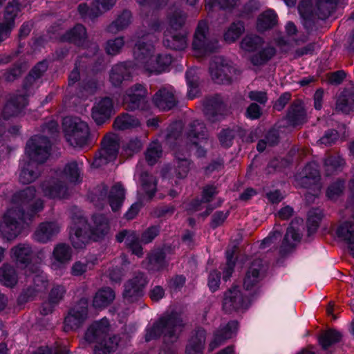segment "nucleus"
<instances>
[{"label": "nucleus", "instance_id": "34", "mask_svg": "<svg viewBox=\"0 0 354 354\" xmlns=\"http://www.w3.org/2000/svg\"><path fill=\"white\" fill-rule=\"evenodd\" d=\"M354 93L345 91L339 96L336 109L345 113H349L353 111Z\"/></svg>", "mask_w": 354, "mask_h": 354}, {"label": "nucleus", "instance_id": "13", "mask_svg": "<svg viewBox=\"0 0 354 354\" xmlns=\"http://www.w3.org/2000/svg\"><path fill=\"white\" fill-rule=\"evenodd\" d=\"M319 180L318 165L315 162L308 164L300 173L295 176L297 185L306 188L314 187L313 190L315 193L313 194H317L319 192L321 187L319 184Z\"/></svg>", "mask_w": 354, "mask_h": 354}, {"label": "nucleus", "instance_id": "7", "mask_svg": "<svg viewBox=\"0 0 354 354\" xmlns=\"http://www.w3.org/2000/svg\"><path fill=\"white\" fill-rule=\"evenodd\" d=\"M183 320L180 316L173 313L162 317L153 325H149L146 329L145 339L150 341L164 334L168 342H174L183 328Z\"/></svg>", "mask_w": 354, "mask_h": 354}, {"label": "nucleus", "instance_id": "36", "mask_svg": "<svg viewBox=\"0 0 354 354\" xmlns=\"http://www.w3.org/2000/svg\"><path fill=\"white\" fill-rule=\"evenodd\" d=\"M18 281L15 270L8 264H4L0 268V282L8 287L14 286Z\"/></svg>", "mask_w": 354, "mask_h": 354}, {"label": "nucleus", "instance_id": "4", "mask_svg": "<svg viewBox=\"0 0 354 354\" xmlns=\"http://www.w3.org/2000/svg\"><path fill=\"white\" fill-rule=\"evenodd\" d=\"M50 141L44 136H35L28 142L26 155L29 160L22 167L19 175L21 183H30L38 178V165L47 160L50 154Z\"/></svg>", "mask_w": 354, "mask_h": 354}, {"label": "nucleus", "instance_id": "23", "mask_svg": "<svg viewBox=\"0 0 354 354\" xmlns=\"http://www.w3.org/2000/svg\"><path fill=\"white\" fill-rule=\"evenodd\" d=\"M60 229L61 226L57 222L41 223L34 234L35 239L41 243H46L57 234Z\"/></svg>", "mask_w": 354, "mask_h": 354}, {"label": "nucleus", "instance_id": "50", "mask_svg": "<svg viewBox=\"0 0 354 354\" xmlns=\"http://www.w3.org/2000/svg\"><path fill=\"white\" fill-rule=\"evenodd\" d=\"M275 53V50L272 47L263 48L257 55L252 57V62L254 65H261L270 59Z\"/></svg>", "mask_w": 354, "mask_h": 354}, {"label": "nucleus", "instance_id": "19", "mask_svg": "<svg viewBox=\"0 0 354 354\" xmlns=\"http://www.w3.org/2000/svg\"><path fill=\"white\" fill-rule=\"evenodd\" d=\"M146 284L147 279L142 274L136 276L125 285L124 299L129 302H133L137 300L142 295V288Z\"/></svg>", "mask_w": 354, "mask_h": 354}, {"label": "nucleus", "instance_id": "21", "mask_svg": "<svg viewBox=\"0 0 354 354\" xmlns=\"http://www.w3.org/2000/svg\"><path fill=\"white\" fill-rule=\"evenodd\" d=\"M205 127L203 123H201L198 121H194L193 124H191L189 133L186 136V140H191L192 137L198 140V142L194 141L191 146L192 149L195 150V153L198 157L203 156L205 153V151L203 148L198 146L199 143L203 144L205 142Z\"/></svg>", "mask_w": 354, "mask_h": 354}, {"label": "nucleus", "instance_id": "12", "mask_svg": "<svg viewBox=\"0 0 354 354\" xmlns=\"http://www.w3.org/2000/svg\"><path fill=\"white\" fill-rule=\"evenodd\" d=\"M209 73L214 82L224 84L232 80L235 70L230 61L216 57L210 64Z\"/></svg>", "mask_w": 354, "mask_h": 354}, {"label": "nucleus", "instance_id": "35", "mask_svg": "<svg viewBox=\"0 0 354 354\" xmlns=\"http://www.w3.org/2000/svg\"><path fill=\"white\" fill-rule=\"evenodd\" d=\"M277 24V15L271 10L263 12L257 19V28L259 31H265Z\"/></svg>", "mask_w": 354, "mask_h": 354}, {"label": "nucleus", "instance_id": "49", "mask_svg": "<svg viewBox=\"0 0 354 354\" xmlns=\"http://www.w3.org/2000/svg\"><path fill=\"white\" fill-rule=\"evenodd\" d=\"M341 334L334 330H329L322 335L319 343L324 348H327L333 344L339 341Z\"/></svg>", "mask_w": 354, "mask_h": 354}, {"label": "nucleus", "instance_id": "63", "mask_svg": "<svg viewBox=\"0 0 354 354\" xmlns=\"http://www.w3.org/2000/svg\"><path fill=\"white\" fill-rule=\"evenodd\" d=\"M142 147V142L138 138L132 140L125 149L126 153L131 156L133 153L138 151Z\"/></svg>", "mask_w": 354, "mask_h": 354}, {"label": "nucleus", "instance_id": "58", "mask_svg": "<svg viewBox=\"0 0 354 354\" xmlns=\"http://www.w3.org/2000/svg\"><path fill=\"white\" fill-rule=\"evenodd\" d=\"M48 65L46 62H41L37 64L31 71L29 77L32 79L39 78L47 69Z\"/></svg>", "mask_w": 354, "mask_h": 354}, {"label": "nucleus", "instance_id": "48", "mask_svg": "<svg viewBox=\"0 0 354 354\" xmlns=\"http://www.w3.org/2000/svg\"><path fill=\"white\" fill-rule=\"evenodd\" d=\"M182 127L180 122H176L171 125L169 133L167 136L168 143L171 144L174 140H176L178 143L183 141L185 136L183 135Z\"/></svg>", "mask_w": 354, "mask_h": 354}, {"label": "nucleus", "instance_id": "15", "mask_svg": "<svg viewBox=\"0 0 354 354\" xmlns=\"http://www.w3.org/2000/svg\"><path fill=\"white\" fill-rule=\"evenodd\" d=\"M250 299L243 295L239 288L234 287L225 292L223 307L225 311L245 310L249 307Z\"/></svg>", "mask_w": 354, "mask_h": 354}, {"label": "nucleus", "instance_id": "59", "mask_svg": "<svg viewBox=\"0 0 354 354\" xmlns=\"http://www.w3.org/2000/svg\"><path fill=\"white\" fill-rule=\"evenodd\" d=\"M149 262L151 265L157 266L158 270H160L165 266V257L162 252L152 254L149 257Z\"/></svg>", "mask_w": 354, "mask_h": 354}, {"label": "nucleus", "instance_id": "5", "mask_svg": "<svg viewBox=\"0 0 354 354\" xmlns=\"http://www.w3.org/2000/svg\"><path fill=\"white\" fill-rule=\"evenodd\" d=\"M93 221V226L88 231L86 221L80 212L73 217L70 239L74 248H82L89 239L97 241L108 233L109 226L104 216L95 215Z\"/></svg>", "mask_w": 354, "mask_h": 354}, {"label": "nucleus", "instance_id": "9", "mask_svg": "<svg viewBox=\"0 0 354 354\" xmlns=\"http://www.w3.org/2000/svg\"><path fill=\"white\" fill-rule=\"evenodd\" d=\"M64 131L71 146L82 147L86 145L89 136L88 127L79 118L66 117L63 120Z\"/></svg>", "mask_w": 354, "mask_h": 354}, {"label": "nucleus", "instance_id": "22", "mask_svg": "<svg viewBox=\"0 0 354 354\" xmlns=\"http://www.w3.org/2000/svg\"><path fill=\"white\" fill-rule=\"evenodd\" d=\"M72 258V250L68 245L59 243L55 245L53 252L51 267L57 270L68 263Z\"/></svg>", "mask_w": 354, "mask_h": 354}, {"label": "nucleus", "instance_id": "44", "mask_svg": "<svg viewBox=\"0 0 354 354\" xmlns=\"http://www.w3.org/2000/svg\"><path fill=\"white\" fill-rule=\"evenodd\" d=\"M263 44L262 39L257 35H247L241 42V48L248 52H254L260 48Z\"/></svg>", "mask_w": 354, "mask_h": 354}, {"label": "nucleus", "instance_id": "47", "mask_svg": "<svg viewBox=\"0 0 354 354\" xmlns=\"http://www.w3.org/2000/svg\"><path fill=\"white\" fill-rule=\"evenodd\" d=\"M162 155V149L160 143L157 141L152 142L146 152V160L150 165L156 162Z\"/></svg>", "mask_w": 354, "mask_h": 354}, {"label": "nucleus", "instance_id": "25", "mask_svg": "<svg viewBox=\"0 0 354 354\" xmlns=\"http://www.w3.org/2000/svg\"><path fill=\"white\" fill-rule=\"evenodd\" d=\"M174 91L172 87L160 89L153 97L155 105L160 109H170L175 105Z\"/></svg>", "mask_w": 354, "mask_h": 354}, {"label": "nucleus", "instance_id": "30", "mask_svg": "<svg viewBox=\"0 0 354 354\" xmlns=\"http://www.w3.org/2000/svg\"><path fill=\"white\" fill-rule=\"evenodd\" d=\"M238 330V323L236 321H232L223 328L219 333H216L214 340L210 343L209 347L211 350L214 349L223 340L231 338L236 334Z\"/></svg>", "mask_w": 354, "mask_h": 354}, {"label": "nucleus", "instance_id": "18", "mask_svg": "<svg viewBox=\"0 0 354 354\" xmlns=\"http://www.w3.org/2000/svg\"><path fill=\"white\" fill-rule=\"evenodd\" d=\"M146 89L141 84H136L130 88L124 96L123 102L127 105V109L134 110L144 109L146 100Z\"/></svg>", "mask_w": 354, "mask_h": 354}, {"label": "nucleus", "instance_id": "52", "mask_svg": "<svg viewBox=\"0 0 354 354\" xmlns=\"http://www.w3.org/2000/svg\"><path fill=\"white\" fill-rule=\"evenodd\" d=\"M344 188V182L337 180L328 187L326 196L330 200H335L342 194Z\"/></svg>", "mask_w": 354, "mask_h": 354}, {"label": "nucleus", "instance_id": "26", "mask_svg": "<svg viewBox=\"0 0 354 354\" xmlns=\"http://www.w3.org/2000/svg\"><path fill=\"white\" fill-rule=\"evenodd\" d=\"M299 223H302V220L292 221L288 228L285 235L282 249L288 251L294 248L301 239V227L299 226Z\"/></svg>", "mask_w": 354, "mask_h": 354}, {"label": "nucleus", "instance_id": "38", "mask_svg": "<svg viewBox=\"0 0 354 354\" xmlns=\"http://www.w3.org/2000/svg\"><path fill=\"white\" fill-rule=\"evenodd\" d=\"M19 12V3L17 1L10 2L5 8L3 21L7 25H10L13 28L15 25V19L18 17Z\"/></svg>", "mask_w": 354, "mask_h": 354}, {"label": "nucleus", "instance_id": "29", "mask_svg": "<svg viewBox=\"0 0 354 354\" xmlns=\"http://www.w3.org/2000/svg\"><path fill=\"white\" fill-rule=\"evenodd\" d=\"M337 234L346 242L351 254L354 257V223L346 221L342 224L337 230Z\"/></svg>", "mask_w": 354, "mask_h": 354}, {"label": "nucleus", "instance_id": "43", "mask_svg": "<svg viewBox=\"0 0 354 354\" xmlns=\"http://www.w3.org/2000/svg\"><path fill=\"white\" fill-rule=\"evenodd\" d=\"M131 22V13L124 11L108 28L109 32L116 33L127 27Z\"/></svg>", "mask_w": 354, "mask_h": 354}, {"label": "nucleus", "instance_id": "14", "mask_svg": "<svg viewBox=\"0 0 354 354\" xmlns=\"http://www.w3.org/2000/svg\"><path fill=\"white\" fill-rule=\"evenodd\" d=\"M118 142L115 136H106L102 141V147L93 162L95 167H100L113 161L118 151Z\"/></svg>", "mask_w": 354, "mask_h": 354}, {"label": "nucleus", "instance_id": "32", "mask_svg": "<svg viewBox=\"0 0 354 354\" xmlns=\"http://www.w3.org/2000/svg\"><path fill=\"white\" fill-rule=\"evenodd\" d=\"M115 299V293L111 288H102L95 295L93 306L95 308H102L107 306Z\"/></svg>", "mask_w": 354, "mask_h": 354}, {"label": "nucleus", "instance_id": "17", "mask_svg": "<svg viewBox=\"0 0 354 354\" xmlns=\"http://www.w3.org/2000/svg\"><path fill=\"white\" fill-rule=\"evenodd\" d=\"M134 178L139 184L138 194L148 199L151 198L156 189V181L154 178L142 172L140 164L136 166Z\"/></svg>", "mask_w": 354, "mask_h": 354}, {"label": "nucleus", "instance_id": "20", "mask_svg": "<svg viewBox=\"0 0 354 354\" xmlns=\"http://www.w3.org/2000/svg\"><path fill=\"white\" fill-rule=\"evenodd\" d=\"M113 109L112 100L109 97L102 98L94 104L92 109V118L97 124H102L109 118Z\"/></svg>", "mask_w": 354, "mask_h": 354}, {"label": "nucleus", "instance_id": "54", "mask_svg": "<svg viewBox=\"0 0 354 354\" xmlns=\"http://www.w3.org/2000/svg\"><path fill=\"white\" fill-rule=\"evenodd\" d=\"M260 279V270L254 268V265L250 269L244 279V287L248 290L256 284Z\"/></svg>", "mask_w": 354, "mask_h": 354}, {"label": "nucleus", "instance_id": "61", "mask_svg": "<svg viewBox=\"0 0 354 354\" xmlns=\"http://www.w3.org/2000/svg\"><path fill=\"white\" fill-rule=\"evenodd\" d=\"M338 138L337 132L335 130H330L324 134L323 137L320 138L319 142L320 144L328 145L333 143Z\"/></svg>", "mask_w": 354, "mask_h": 354}, {"label": "nucleus", "instance_id": "16", "mask_svg": "<svg viewBox=\"0 0 354 354\" xmlns=\"http://www.w3.org/2000/svg\"><path fill=\"white\" fill-rule=\"evenodd\" d=\"M87 317V303L84 300L75 306L65 317L64 330H75L86 319Z\"/></svg>", "mask_w": 354, "mask_h": 354}, {"label": "nucleus", "instance_id": "53", "mask_svg": "<svg viewBox=\"0 0 354 354\" xmlns=\"http://www.w3.org/2000/svg\"><path fill=\"white\" fill-rule=\"evenodd\" d=\"M27 104V98L24 95L17 96L10 101L5 107V111L10 109H14L13 115H17L19 109Z\"/></svg>", "mask_w": 354, "mask_h": 354}, {"label": "nucleus", "instance_id": "42", "mask_svg": "<svg viewBox=\"0 0 354 354\" xmlns=\"http://www.w3.org/2000/svg\"><path fill=\"white\" fill-rule=\"evenodd\" d=\"M344 165L343 159L339 156H329L324 160V169L326 175L329 176L340 170Z\"/></svg>", "mask_w": 354, "mask_h": 354}, {"label": "nucleus", "instance_id": "41", "mask_svg": "<svg viewBox=\"0 0 354 354\" xmlns=\"http://www.w3.org/2000/svg\"><path fill=\"white\" fill-rule=\"evenodd\" d=\"M288 118L294 125H298L305 122L306 113L301 102L292 106L288 114Z\"/></svg>", "mask_w": 354, "mask_h": 354}, {"label": "nucleus", "instance_id": "3", "mask_svg": "<svg viewBox=\"0 0 354 354\" xmlns=\"http://www.w3.org/2000/svg\"><path fill=\"white\" fill-rule=\"evenodd\" d=\"M10 256L17 263L25 266L26 281L31 283L23 296L29 299L36 296L37 293L45 291L48 286L46 276L41 271L39 266L32 263V252L30 246L20 243L12 248Z\"/></svg>", "mask_w": 354, "mask_h": 354}, {"label": "nucleus", "instance_id": "57", "mask_svg": "<svg viewBox=\"0 0 354 354\" xmlns=\"http://www.w3.org/2000/svg\"><path fill=\"white\" fill-rule=\"evenodd\" d=\"M175 156L178 160L176 169L177 176L178 178H183L186 176L189 171V162L187 158H181L176 151Z\"/></svg>", "mask_w": 354, "mask_h": 354}, {"label": "nucleus", "instance_id": "33", "mask_svg": "<svg viewBox=\"0 0 354 354\" xmlns=\"http://www.w3.org/2000/svg\"><path fill=\"white\" fill-rule=\"evenodd\" d=\"M124 197V190L120 184L112 187L107 199L113 211H117L121 207Z\"/></svg>", "mask_w": 354, "mask_h": 354}, {"label": "nucleus", "instance_id": "60", "mask_svg": "<svg viewBox=\"0 0 354 354\" xmlns=\"http://www.w3.org/2000/svg\"><path fill=\"white\" fill-rule=\"evenodd\" d=\"M226 257L227 264L225 270L223 271V279L225 281H227L230 277L234 266V263L232 261V253L227 251L226 252Z\"/></svg>", "mask_w": 354, "mask_h": 354}, {"label": "nucleus", "instance_id": "46", "mask_svg": "<svg viewBox=\"0 0 354 354\" xmlns=\"http://www.w3.org/2000/svg\"><path fill=\"white\" fill-rule=\"evenodd\" d=\"M244 30L243 24L241 22L232 24L224 34V39L228 43L236 41Z\"/></svg>", "mask_w": 354, "mask_h": 354}, {"label": "nucleus", "instance_id": "2", "mask_svg": "<svg viewBox=\"0 0 354 354\" xmlns=\"http://www.w3.org/2000/svg\"><path fill=\"white\" fill-rule=\"evenodd\" d=\"M149 35L137 34L132 40L135 42L133 49L134 62L116 64L110 73L111 83L118 86L123 80H128L133 73L145 71L158 74L167 71L172 62L170 55L157 50L149 42Z\"/></svg>", "mask_w": 354, "mask_h": 354}, {"label": "nucleus", "instance_id": "8", "mask_svg": "<svg viewBox=\"0 0 354 354\" xmlns=\"http://www.w3.org/2000/svg\"><path fill=\"white\" fill-rule=\"evenodd\" d=\"M185 20V15L178 8L171 9L168 17L169 28L165 32L164 44L175 50H183L187 47L186 34L180 30Z\"/></svg>", "mask_w": 354, "mask_h": 354}, {"label": "nucleus", "instance_id": "31", "mask_svg": "<svg viewBox=\"0 0 354 354\" xmlns=\"http://www.w3.org/2000/svg\"><path fill=\"white\" fill-rule=\"evenodd\" d=\"M205 339L204 330L199 329L189 342L186 348L187 354H202Z\"/></svg>", "mask_w": 354, "mask_h": 354}, {"label": "nucleus", "instance_id": "6", "mask_svg": "<svg viewBox=\"0 0 354 354\" xmlns=\"http://www.w3.org/2000/svg\"><path fill=\"white\" fill-rule=\"evenodd\" d=\"M109 330V322L106 318L93 322L86 330L84 339L88 343L95 344V354H110L118 348L119 338L111 337Z\"/></svg>", "mask_w": 354, "mask_h": 354}, {"label": "nucleus", "instance_id": "56", "mask_svg": "<svg viewBox=\"0 0 354 354\" xmlns=\"http://www.w3.org/2000/svg\"><path fill=\"white\" fill-rule=\"evenodd\" d=\"M124 44V41L122 37L109 40L106 45V51L109 55H116L121 50Z\"/></svg>", "mask_w": 354, "mask_h": 354}, {"label": "nucleus", "instance_id": "28", "mask_svg": "<svg viewBox=\"0 0 354 354\" xmlns=\"http://www.w3.org/2000/svg\"><path fill=\"white\" fill-rule=\"evenodd\" d=\"M116 239L118 242L124 241L133 253L138 257L142 255V249L138 242V236L134 232L122 231L117 235Z\"/></svg>", "mask_w": 354, "mask_h": 354}, {"label": "nucleus", "instance_id": "62", "mask_svg": "<svg viewBox=\"0 0 354 354\" xmlns=\"http://www.w3.org/2000/svg\"><path fill=\"white\" fill-rule=\"evenodd\" d=\"M220 283V274L217 271H214L209 274L208 279V286L211 291H216Z\"/></svg>", "mask_w": 354, "mask_h": 354}, {"label": "nucleus", "instance_id": "24", "mask_svg": "<svg viewBox=\"0 0 354 354\" xmlns=\"http://www.w3.org/2000/svg\"><path fill=\"white\" fill-rule=\"evenodd\" d=\"M115 1L116 0H95L92 8H88L86 4H80L78 10L82 17L93 18L109 10L113 6Z\"/></svg>", "mask_w": 354, "mask_h": 354}, {"label": "nucleus", "instance_id": "64", "mask_svg": "<svg viewBox=\"0 0 354 354\" xmlns=\"http://www.w3.org/2000/svg\"><path fill=\"white\" fill-rule=\"evenodd\" d=\"M158 229L156 227L149 228L142 236V241L147 243L151 242L158 234Z\"/></svg>", "mask_w": 354, "mask_h": 354}, {"label": "nucleus", "instance_id": "45", "mask_svg": "<svg viewBox=\"0 0 354 354\" xmlns=\"http://www.w3.org/2000/svg\"><path fill=\"white\" fill-rule=\"evenodd\" d=\"M94 266V261L87 259H83L75 261L71 267V274L73 276H80L88 270L92 269Z\"/></svg>", "mask_w": 354, "mask_h": 354}, {"label": "nucleus", "instance_id": "11", "mask_svg": "<svg viewBox=\"0 0 354 354\" xmlns=\"http://www.w3.org/2000/svg\"><path fill=\"white\" fill-rule=\"evenodd\" d=\"M207 24L200 21L198 24L193 41V49L197 57H203L214 52L218 48V41L207 37Z\"/></svg>", "mask_w": 354, "mask_h": 354}, {"label": "nucleus", "instance_id": "55", "mask_svg": "<svg viewBox=\"0 0 354 354\" xmlns=\"http://www.w3.org/2000/svg\"><path fill=\"white\" fill-rule=\"evenodd\" d=\"M322 216V212L319 209H312L308 212V225L309 230L315 231L317 228Z\"/></svg>", "mask_w": 354, "mask_h": 354}, {"label": "nucleus", "instance_id": "40", "mask_svg": "<svg viewBox=\"0 0 354 354\" xmlns=\"http://www.w3.org/2000/svg\"><path fill=\"white\" fill-rule=\"evenodd\" d=\"M186 79L188 86L187 95L190 99L195 97L198 92V69L189 68L186 73Z\"/></svg>", "mask_w": 354, "mask_h": 354}, {"label": "nucleus", "instance_id": "10", "mask_svg": "<svg viewBox=\"0 0 354 354\" xmlns=\"http://www.w3.org/2000/svg\"><path fill=\"white\" fill-rule=\"evenodd\" d=\"M339 0H316L314 13L310 12L311 1L303 0L299 5L298 10L304 19H311L314 15L320 19L329 17L334 12Z\"/></svg>", "mask_w": 354, "mask_h": 354}, {"label": "nucleus", "instance_id": "27", "mask_svg": "<svg viewBox=\"0 0 354 354\" xmlns=\"http://www.w3.org/2000/svg\"><path fill=\"white\" fill-rule=\"evenodd\" d=\"M66 289L63 286H54L50 292L48 301L41 306V313L46 315L51 313L55 306L62 301Z\"/></svg>", "mask_w": 354, "mask_h": 354}, {"label": "nucleus", "instance_id": "37", "mask_svg": "<svg viewBox=\"0 0 354 354\" xmlns=\"http://www.w3.org/2000/svg\"><path fill=\"white\" fill-rule=\"evenodd\" d=\"M86 37L85 28L82 25H77L64 36L63 40L73 42L77 45H82L85 41Z\"/></svg>", "mask_w": 354, "mask_h": 354}, {"label": "nucleus", "instance_id": "1", "mask_svg": "<svg viewBox=\"0 0 354 354\" xmlns=\"http://www.w3.org/2000/svg\"><path fill=\"white\" fill-rule=\"evenodd\" d=\"M80 180V167L75 162H72L63 171H55L44 180L39 190L28 187L16 193L0 223V234L8 241L17 238L35 215L43 209L41 194L53 200L64 198L68 193L66 184H75Z\"/></svg>", "mask_w": 354, "mask_h": 354}, {"label": "nucleus", "instance_id": "39", "mask_svg": "<svg viewBox=\"0 0 354 354\" xmlns=\"http://www.w3.org/2000/svg\"><path fill=\"white\" fill-rule=\"evenodd\" d=\"M140 123L138 119L127 113L118 116L115 120L114 127L118 130H125L138 127Z\"/></svg>", "mask_w": 354, "mask_h": 354}, {"label": "nucleus", "instance_id": "51", "mask_svg": "<svg viewBox=\"0 0 354 354\" xmlns=\"http://www.w3.org/2000/svg\"><path fill=\"white\" fill-rule=\"evenodd\" d=\"M238 0H205V8L211 10L216 8L227 9L236 5Z\"/></svg>", "mask_w": 354, "mask_h": 354}]
</instances>
